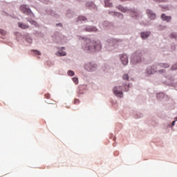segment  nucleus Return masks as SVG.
<instances>
[{
  "mask_svg": "<svg viewBox=\"0 0 177 177\" xmlns=\"http://www.w3.org/2000/svg\"><path fill=\"white\" fill-rule=\"evenodd\" d=\"M82 49L88 53L100 52L102 50V42L100 40L92 41L91 39H86L82 45Z\"/></svg>",
  "mask_w": 177,
  "mask_h": 177,
  "instance_id": "obj_1",
  "label": "nucleus"
},
{
  "mask_svg": "<svg viewBox=\"0 0 177 177\" xmlns=\"http://www.w3.org/2000/svg\"><path fill=\"white\" fill-rule=\"evenodd\" d=\"M142 62V52L138 50L134 53L131 57V63L133 64H136V63H140Z\"/></svg>",
  "mask_w": 177,
  "mask_h": 177,
  "instance_id": "obj_2",
  "label": "nucleus"
},
{
  "mask_svg": "<svg viewBox=\"0 0 177 177\" xmlns=\"http://www.w3.org/2000/svg\"><path fill=\"white\" fill-rule=\"evenodd\" d=\"M84 68L85 70H86L87 71H96L97 68V65L95 64H86L84 66Z\"/></svg>",
  "mask_w": 177,
  "mask_h": 177,
  "instance_id": "obj_3",
  "label": "nucleus"
},
{
  "mask_svg": "<svg viewBox=\"0 0 177 177\" xmlns=\"http://www.w3.org/2000/svg\"><path fill=\"white\" fill-rule=\"evenodd\" d=\"M20 10L22 11L24 15H26L27 16L30 15L32 12L30 8H28L26 5H21L20 6Z\"/></svg>",
  "mask_w": 177,
  "mask_h": 177,
  "instance_id": "obj_4",
  "label": "nucleus"
},
{
  "mask_svg": "<svg viewBox=\"0 0 177 177\" xmlns=\"http://www.w3.org/2000/svg\"><path fill=\"white\" fill-rule=\"evenodd\" d=\"M113 93L115 96H118V97H122V91L120 87H114Z\"/></svg>",
  "mask_w": 177,
  "mask_h": 177,
  "instance_id": "obj_5",
  "label": "nucleus"
},
{
  "mask_svg": "<svg viewBox=\"0 0 177 177\" xmlns=\"http://www.w3.org/2000/svg\"><path fill=\"white\" fill-rule=\"evenodd\" d=\"M120 60L123 66H127V64H128V55H127L126 54L121 55Z\"/></svg>",
  "mask_w": 177,
  "mask_h": 177,
  "instance_id": "obj_6",
  "label": "nucleus"
},
{
  "mask_svg": "<svg viewBox=\"0 0 177 177\" xmlns=\"http://www.w3.org/2000/svg\"><path fill=\"white\" fill-rule=\"evenodd\" d=\"M160 18L163 21H167V23H169L172 20V17L167 16L165 14H162Z\"/></svg>",
  "mask_w": 177,
  "mask_h": 177,
  "instance_id": "obj_7",
  "label": "nucleus"
},
{
  "mask_svg": "<svg viewBox=\"0 0 177 177\" xmlns=\"http://www.w3.org/2000/svg\"><path fill=\"white\" fill-rule=\"evenodd\" d=\"M157 72V68L155 66H149L147 68V73L149 75L155 74Z\"/></svg>",
  "mask_w": 177,
  "mask_h": 177,
  "instance_id": "obj_8",
  "label": "nucleus"
},
{
  "mask_svg": "<svg viewBox=\"0 0 177 177\" xmlns=\"http://www.w3.org/2000/svg\"><path fill=\"white\" fill-rule=\"evenodd\" d=\"M84 31H87L88 32H96L97 28L93 26H88L84 29Z\"/></svg>",
  "mask_w": 177,
  "mask_h": 177,
  "instance_id": "obj_9",
  "label": "nucleus"
},
{
  "mask_svg": "<svg viewBox=\"0 0 177 177\" xmlns=\"http://www.w3.org/2000/svg\"><path fill=\"white\" fill-rule=\"evenodd\" d=\"M147 15H148V17L151 20H154V19H156V14H154L151 10H147Z\"/></svg>",
  "mask_w": 177,
  "mask_h": 177,
  "instance_id": "obj_10",
  "label": "nucleus"
},
{
  "mask_svg": "<svg viewBox=\"0 0 177 177\" xmlns=\"http://www.w3.org/2000/svg\"><path fill=\"white\" fill-rule=\"evenodd\" d=\"M140 37L142 39H146L150 37V32H142L140 33Z\"/></svg>",
  "mask_w": 177,
  "mask_h": 177,
  "instance_id": "obj_11",
  "label": "nucleus"
},
{
  "mask_svg": "<svg viewBox=\"0 0 177 177\" xmlns=\"http://www.w3.org/2000/svg\"><path fill=\"white\" fill-rule=\"evenodd\" d=\"M18 26L19 27V28H22V30H26L27 28H29V27H30V26H28V25L24 24L23 23H21V22L18 23Z\"/></svg>",
  "mask_w": 177,
  "mask_h": 177,
  "instance_id": "obj_12",
  "label": "nucleus"
},
{
  "mask_svg": "<svg viewBox=\"0 0 177 177\" xmlns=\"http://www.w3.org/2000/svg\"><path fill=\"white\" fill-rule=\"evenodd\" d=\"M104 4L106 8H111V6H113V3H111V0H105Z\"/></svg>",
  "mask_w": 177,
  "mask_h": 177,
  "instance_id": "obj_13",
  "label": "nucleus"
},
{
  "mask_svg": "<svg viewBox=\"0 0 177 177\" xmlns=\"http://www.w3.org/2000/svg\"><path fill=\"white\" fill-rule=\"evenodd\" d=\"M159 66L163 68H169V64L167 63H160L159 64Z\"/></svg>",
  "mask_w": 177,
  "mask_h": 177,
  "instance_id": "obj_14",
  "label": "nucleus"
},
{
  "mask_svg": "<svg viewBox=\"0 0 177 177\" xmlns=\"http://www.w3.org/2000/svg\"><path fill=\"white\" fill-rule=\"evenodd\" d=\"M109 41V44H112V45H115V44H118V42H120V40H117V39H111Z\"/></svg>",
  "mask_w": 177,
  "mask_h": 177,
  "instance_id": "obj_15",
  "label": "nucleus"
},
{
  "mask_svg": "<svg viewBox=\"0 0 177 177\" xmlns=\"http://www.w3.org/2000/svg\"><path fill=\"white\" fill-rule=\"evenodd\" d=\"M118 9H119V10H121V12H123L124 13H125L126 12L128 11V10L124 7H122V6H119L118 7Z\"/></svg>",
  "mask_w": 177,
  "mask_h": 177,
  "instance_id": "obj_16",
  "label": "nucleus"
},
{
  "mask_svg": "<svg viewBox=\"0 0 177 177\" xmlns=\"http://www.w3.org/2000/svg\"><path fill=\"white\" fill-rule=\"evenodd\" d=\"M88 19L84 16H81L77 18V21H86Z\"/></svg>",
  "mask_w": 177,
  "mask_h": 177,
  "instance_id": "obj_17",
  "label": "nucleus"
},
{
  "mask_svg": "<svg viewBox=\"0 0 177 177\" xmlns=\"http://www.w3.org/2000/svg\"><path fill=\"white\" fill-rule=\"evenodd\" d=\"M57 56H66V53L65 51H58L56 53Z\"/></svg>",
  "mask_w": 177,
  "mask_h": 177,
  "instance_id": "obj_18",
  "label": "nucleus"
},
{
  "mask_svg": "<svg viewBox=\"0 0 177 177\" xmlns=\"http://www.w3.org/2000/svg\"><path fill=\"white\" fill-rule=\"evenodd\" d=\"M122 78H123V80L128 81V80H129V76L128 75V74H124V75H123Z\"/></svg>",
  "mask_w": 177,
  "mask_h": 177,
  "instance_id": "obj_19",
  "label": "nucleus"
},
{
  "mask_svg": "<svg viewBox=\"0 0 177 177\" xmlns=\"http://www.w3.org/2000/svg\"><path fill=\"white\" fill-rule=\"evenodd\" d=\"M72 80L76 85H78V77H73Z\"/></svg>",
  "mask_w": 177,
  "mask_h": 177,
  "instance_id": "obj_20",
  "label": "nucleus"
},
{
  "mask_svg": "<svg viewBox=\"0 0 177 177\" xmlns=\"http://www.w3.org/2000/svg\"><path fill=\"white\" fill-rule=\"evenodd\" d=\"M170 37H171V38H175V39H176V38H177V34H176V33H171V34L170 35Z\"/></svg>",
  "mask_w": 177,
  "mask_h": 177,
  "instance_id": "obj_21",
  "label": "nucleus"
},
{
  "mask_svg": "<svg viewBox=\"0 0 177 177\" xmlns=\"http://www.w3.org/2000/svg\"><path fill=\"white\" fill-rule=\"evenodd\" d=\"M0 34H2V35H6V31L5 30L0 29Z\"/></svg>",
  "mask_w": 177,
  "mask_h": 177,
  "instance_id": "obj_22",
  "label": "nucleus"
},
{
  "mask_svg": "<svg viewBox=\"0 0 177 177\" xmlns=\"http://www.w3.org/2000/svg\"><path fill=\"white\" fill-rule=\"evenodd\" d=\"M68 75H70L71 77H73V75H74V71H68Z\"/></svg>",
  "mask_w": 177,
  "mask_h": 177,
  "instance_id": "obj_23",
  "label": "nucleus"
},
{
  "mask_svg": "<svg viewBox=\"0 0 177 177\" xmlns=\"http://www.w3.org/2000/svg\"><path fill=\"white\" fill-rule=\"evenodd\" d=\"M171 70H177V64H174L171 66Z\"/></svg>",
  "mask_w": 177,
  "mask_h": 177,
  "instance_id": "obj_24",
  "label": "nucleus"
},
{
  "mask_svg": "<svg viewBox=\"0 0 177 177\" xmlns=\"http://www.w3.org/2000/svg\"><path fill=\"white\" fill-rule=\"evenodd\" d=\"M80 104V100L75 99L74 100V104Z\"/></svg>",
  "mask_w": 177,
  "mask_h": 177,
  "instance_id": "obj_25",
  "label": "nucleus"
},
{
  "mask_svg": "<svg viewBox=\"0 0 177 177\" xmlns=\"http://www.w3.org/2000/svg\"><path fill=\"white\" fill-rule=\"evenodd\" d=\"M156 2H168V0H154Z\"/></svg>",
  "mask_w": 177,
  "mask_h": 177,
  "instance_id": "obj_26",
  "label": "nucleus"
},
{
  "mask_svg": "<svg viewBox=\"0 0 177 177\" xmlns=\"http://www.w3.org/2000/svg\"><path fill=\"white\" fill-rule=\"evenodd\" d=\"M113 15H115V16H118V17H122V15H121V14H120V13H118V12H113Z\"/></svg>",
  "mask_w": 177,
  "mask_h": 177,
  "instance_id": "obj_27",
  "label": "nucleus"
},
{
  "mask_svg": "<svg viewBox=\"0 0 177 177\" xmlns=\"http://www.w3.org/2000/svg\"><path fill=\"white\" fill-rule=\"evenodd\" d=\"M33 52H35L36 55H38L39 56L41 55V52L34 50Z\"/></svg>",
  "mask_w": 177,
  "mask_h": 177,
  "instance_id": "obj_28",
  "label": "nucleus"
},
{
  "mask_svg": "<svg viewBox=\"0 0 177 177\" xmlns=\"http://www.w3.org/2000/svg\"><path fill=\"white\" fill-rule=\"evenodd\" d=\"M158 73H160V74H163V73H165V69H162L158 71Z\"/></svg>",
  "mask_w": 177,
  "mask_h": 177,
  "instance_id": "obj_29",
  "label": "nucleus"
},
{
  "mask_svg": "<svg viewBox=\"0 0 177 177\" xmlns=\"http://www.w3.org/2000/svg\"><path fill=\"white\" fill-rule=\"evenodd\" d=\"M45 97H46V99H50V95H49V94H46V95H45Z\"/></svg>",
  "mask_w": 177,
  "mask_h": 177,
  "instance_id": "obj_30",
  "label": "nucleus"
},
{
  "mask_svg": "<svg viewBox=\"0 0 177 177\" xmlns=\"http://www.w3.org/2000/svg\"><path fill=\"white\" fill-rule=\"evenodd\" d=\"M175 122H176V120H174L171 123V126L174 127L175 125Z\"/></svg>",
  "mask_w": 177,
  "mask_h": 177,
  "instance_id": "obj_31",
  "label": "nucleus"
},
{
  "mask_svg": "<svg viewBox=\"0 0 177 177\" xmlns=\"http://www.w3.org/2000/svg\"><path fill=\"white\" fill-rule=\"evenodd\" d=\"M32 23H33L34 24H37V22H35V21H32Z\"/></svg>",
  "mask_w": 177,
  "mask_h": 177,
  "instance_id": "obj_32",
  "label": "nucleus"
},
{
  "mask_svg": "<svg viewBox=\"0 0 177 177\" xmlns=\"http://www.w3.org/2000/svg\"><path fill=\"white\" fill-rule=\"evenodd\" d=\"M29 42H30V44H31L32 41V40H31V39H30Z\"/></svg>",
  "mask_w": 177,
  "mask_h": 177,
  "instance_id": "obj_33",
  "label": "nucleus"
},
{
  "mask_svg": "<svg viewBox=\"0 0 177 177\" xmlns=\"http://www.w3.org/2000/svg\"><path fill=\"white\" fill-rule=\"evenodd\" d=\"M58 26H62V24H59Z\"/></svg>",
  "mask_w": 177,
  "mask_h": 177,
  "instance_id": "obj_34",
  "label": "nucleus"
},
{
  "mask_svg": "<svg viewBox=\"0 0 177 177\" xmlns=\"http://www.w3.org/2000/svg\"><path fill=\"white\" fill-rule=\"evenodd\" d=\"M122 2H124V1H125V0H120Z\"/></svg>",
  "mask_w": 177,
  "mask_h": 177,
  "instance_id": "obj_35",
  "label": "nucleus"
},
{
  "mask_svg": "<svg viewBox=\"0 0 177 177\" xmlns=\"http://www.w3.org/2000/svg\"><path fill=\"white\" fill-rule=\"evenodd\" d=\"M175 120H176V121H177V117L175 118Z\"/></svg>",
  "mask_w": 177,
  "mask_h": 177,
  "instance_id": "obj_36",
  "label": "nucleus"
},
{
  "mask_svg": "<svg viewBox=\"0 0 177 177\" xmlns=\"http://www.w3.org/2000/svg\"><path fill=\"white\" fill-rule=\"evenodd\" d=\"M126 91L128 92V90L126 89Z\"/></svg>",
  "mask_w": 177,
  "mask_h": 177,
  "instance_id": "obj_37",
  "label": "nucleus"
}]
</instances>
